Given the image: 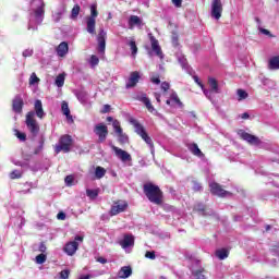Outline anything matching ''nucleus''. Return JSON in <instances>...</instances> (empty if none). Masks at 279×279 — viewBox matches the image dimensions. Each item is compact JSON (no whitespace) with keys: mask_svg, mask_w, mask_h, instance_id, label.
I'll return each mask as SVG.
<instances>
[{"mask_svg":"<svg viewBox=\"0 0 279 279\" xmlns=\"http://www.w3.org/2000/svg\"><path fill=\"white\" fill-rule=\"evenodd\" d=\"M210 193L213 195H217V197H230L232 195L231 192H228L221 187V185L217 182L209 183Z\"/></svg>","mask_w":279,"mask_h":279,"instance_id":"8","label":"nucleus"},{"mask_svg":"<svg viewBox=\"0 0 279 279\" xmlns=\"http://www.w3.org/2000/svg\"><path fill=\"white\" fill-rule=\"evenodd\" d=\"M143 25V20L138 17V15H131L129 17V29H133L135 27H138L141 29Z\"/></svg>","mask_w":279,"mask_h":279,"instance_id":"19","label":"nucleus"},{"mask_svg":"<svg viewBox=\"0 0 279 279\" xmlns=\"http://www.w3.org/2000/svg\"><path fill=\"white\" fill-rule=\"evenodd\" d=\"M46 262H47V255L41 253V254L36 256L37 265H44V263H46Z\"/></svg>","mask_w":279,"mask_h":279,"instance_id":"44","label":"nucleus"},{"mask_svg":"<svg viewBox=\"0 0 279 279\" xmlns=\"http://www.w3.org/2000/svg\"><path fill=\"white\" fill-rule=\"evenodd\" d=\"M44 147H45V137L41 136L38 147H36L34 150L35 156H38V154L43 151Z\"/></svg>","mask_w":279,"mask_h":279,"instance_id":"42","label":"nucleus"},{"mask_svg":"<svg viewBox=\"0 0 279 279\" xmlns=\"http://www.w3.org/2000/svg\"><path fill=\"white\" fill-rule=\"evenodd\" d=\"M238 101H243L244 99H247L250 97V94L245 92L244 89H238L236 90Z\"/></svg>","mask_w":279,"mask_h":279,"instance_id":"37","label":"nucleus"},{"mask_svg":"<svg viewBox=\"0 0 279 279\" xmlns=\"http://www.w3.org/2000/svg\"><path fill=\"white\" fill-rule=\"evenodd\" d=\"M208 84H209V92L211 93V99H213V93L219 94V83H217V80H215L214 77H209L208 78Z\"/></svg>","mask_w":279,"mask_h":279,"instance_id":"28","label":"nucleus"},{"mask_svg":"<svg viewBox=\"0 0 279 279\" xmlns=\"http://www.w3.org/2000/svg\"><path fill=\"white\" fill-rule=\"evenodd\" d=\"M87 197H90V199H96V197L99 195V192L97 190H86Z\"/></svg>","mask_w":279,"mask_h":279,"instance_id":"46","label":"nucleus"},{"mask_svg":"<svg viewBox=\"0 0 279 279\" xmlns=\"http://www.w3.org/2000/svg\"><path fill=\"white\" fill-rule=\"evenodd\" d=\"M259 32H260V34H264L265 36H271V32H269V31L266 29V28L259 27Z\"/></svg>","mask_w":279,"mask_h":279,"instance_id":"61","label":"nucleus"},{"mask_svg":"<svg viewBox=\"0 0 279 279\" xmlns=\"http://www.w3.org/2000/svg\"><path fill=\"white\" fill-rule=\"evenodd\" d=\"M262 84H264V86H267L268 88H276V83H274V81L269 78H264L262 81Z\"/></svg>","mask_w":279,"mask_h":279,"instance_id":"45","label":"nucleus"},{"mask_svg":"<svg viewBox=\"0 0 279 279\" xmlns=\"http://www.w3.org/2000/svg\"><path fill=\"white\" fill-rule=\"evenodd\" d=\"M111 149L114 151L117 158H119V160H121V162H132V155H130V153H128L114 145H111Z\"/></svg>","mask_w":279,"mask_h":279,"instance_id":"13","label":"nucleus"},{"mask_svg":"<svg viewBox=\"0 0 279 279\" xmlns=\"http://www.w3.org/2000/svg\"><path fill=\"white\" fill-rule=\"evenodd\" d=\"M189 151L193 154V156H196L197 158H204V153H202V149H199V146H197L196 143H192L187 145Z\"/></svg>","mask_w":279,"mask_h":279,"instance_id":"24","label":"nucleus"},{"mask_svg":"<svg viewBox=\"0 0 279 279\" xmlns=\"http://www.w3.org/2000/svg\"><path fill=\"white\" fill-rule=\"evenodd\" d=\"M84 242V236L82 235H76L74 238V241L68 242L63 248V252L68 254V256H74L75 252H77L80 247V243Z\"/></svg>","mask_w":279,"mask_h":279,"instance_id":"6","label":"nucleus"},{"mask_svg":"<svg viewBox=\"0 0 279 279\" xmlns=\"http://www.w3.org/2000/svg\"><path fill=\"white\" fill-rule=\"evenodd\" d=\"M138 80H141V74L136 71L132 72L125 84V88H134L138 84Z\"/></svg>","mask_w":279,"mask_h":279,"instance_id":"18","label":"nucleus"},{"mask_svg":"<svg viewBox=\"0 0 279 279\" xmlns=\"http://www.w3.org/2000/svg\"><path fill=\"white\" fill-rule=\"evenodd\" d=\"M73 145V137L71 135H63L60 137L59 143L54 146V153L60 154H69L71 151V147Z\"/></svg>","mask_w":279,"mask_h":279,"instance_id":"4","label":"nucleus"},{"mask_svg":"<svg viewBox=\"0 0 279 279\" xmlns=\"http://www.w3.org/2000/svg\"><path fill=\"white\" fill-rule=\"evenodd\" d=\"M146 258H149L150 260H156V252L154 251H147L145 254Z\"/></svg>","mask_w":279,"mask_h":279,"instance_id":"53","label":"nucleus"},{"mask_svg":"<svg viewBox=\"0 0 279 279\" xmlns=\"http://www.w3.org/2000/svg\"><path fill=\"white\" fill-rule=\"evenodd\" d=\"M112 128L116 134H118L119 143H121V145H125V143L130 141V137H128V134L123 133V129L121 128V122H119V120H114Z\"/></svg>","mask_w":279,"mask_h":279,"instance_id":"11","label":"nucleus"},{"mask_svg":"<svg viewBox=\"0 0 279 279\" xmlns=\"http://www.w3.org/2000/svg\"><path fill=\"white\" fill-rule=\"evenodd\" d=\"M64 74H59L56 80H54V84L56 86H58V88H62V86H64Z\"/></svg>","mask_w":279,"mask_h":279,"instance_id":"38","label":"nucleus"},{"mask_svg":"<svg viewBox=\"0 0 279 279\" xmlns=\"http://www.w3.org/2000/svg\"><path fill=\"white\" fill-rule=\"evenodd\" d=\"M57 219H59L60 221H64V219H66V214L60 211V213L57 215Z\"/></svg>","mask_w":279,"mask_h":279,"instance_id":"58","label":"nucleus"},{"mask_svg":"<svg viewBox=\"0 0 279 279\" xmlns=\"http://www.w3.org/2000/svg\"><path fill=\"white\" fill-rule=\"evenodd\" d=\"M193 191H195L196 193L203 191L202 183L193 181Z\"/></svg>","mask_w":279,"mask_h":279,"instance_id":"52","label":"nucleus"},{"mask_svg":"<svg viewBox=\"0 0 279 279\" xmlns=\"http://www.w3.org/2000/svg\"><path fill=\"white\" fill-rule=\"evenodd\" d=\"M194 81H195V82L198 84V86L202 88V90H203L205 97H207V99H210V101H213V92H210V90L204 88V84H202V83L199 82V77L194 76Z\"/></svg>","mask_w":279,"mask_h":279,"instance_id":"32","label":"nucleus"},{"mask_svg":"<svg viewBox=\"0 0 279 279\" xmlns=\"http://www.w3.org/2000/svg\"><path fill=\"white\" fill-rule=\"evenodd\" d=\"M141 138L148 145L151 156H155L156 149L154 148V141H151V137L146 133Z\"/></svg>","mask_w":279,"mask_h":279,"instance_id":"31","label":"nucleus"},{"mask_svg":"<svg viewBox=\"0 0 279 279\" xmlns=\"http://www.w3.org/2000/svg\"><path fill=\"white\" fill-rule=\"evenodd\" d=\"M238 134L242 138V141H246V143H248V145H255L256 147H258V145H260V138H258L255 135H252L243 130H240L238 132Z\"/></svg>","mask_w":279,"mask_h":279,"instance_id":"12","label":"nucleus"},{"mask_svg":"<svg viewBox=\"0 0 279 279\" xmlns=\"http://www.w3.org/2000/svg\"><path fill=\"white\" fill-rule=\"evenodd\" d=\"M80 4H75L71 11V19L72 21H75V19H77V16H80Z\"/></svg>","mask_w":279,"mask_h":279,"instance_id":"39","label":"nucleus"},{"mask_svg":"<svg viewBox=\"0 0 279 279\" xmlns=\"http://www.w3.org/2000/svg\"><path fill=\"white\" fill-rule=\"evenodd\" d=\"M95 175L98 180H101V178L106 175V170L104 169V167L98 166L95 170Z\"/></svg>","mask_w":279,"mask_h":279,"instance_id":"40","label":"nucleus"},{"mask_svg":"<svg viewBox=\"0 0 279 279\" xmlns=\"http://www.w3.org/2000/svg\"><path fill=\"white\" fill-rule=\"evenodd\" d=\"M130 276H132V267L130 266H123L118 272V277L121 279L130 278Z\"/></svg>","mask_w":279,"mask_h":279,"instance_id":"27","label":"nucleus"},{"mask_svg":"<svg viewBox=\"0 0 279 279\" xmlns=\"http://www.w3.org/2000/svg\"><path fill=\"white\" fill-rule=\"evenodd\" d=\"M61 112L66 117L68 121H73V116H71V109H69V102L62 101Z\"/></svg>","mask_w":279,"mask_h":279,"instance_id":"30","label":"nucleus"},{"mask_svg":"<svg viewBox=\"0 0 279 279\" xmlns=\"http://www.w3.org/2000/svg\"><path fill=\"white\" fill-rule=\"evenodd\" d=\"M148 36L150 38V45H151L153 51L155 52L157 58H160V60H163L165 54L162 53V49L160 48V44H158V39H156V37H154L151 34H148Z\"/></svg>","mask_w":279,"mask_h":279,"instance_id":"15","label":"nucleus"},{"mask_svg":"<svg viewBox=\"0 0 279 279\" xmlns=\"http://www.w3.org/2000/svg\"><path fill=\"white\" fill-rule=\"evenodd\" d=\"M94 133L98 136V143H105L108 138V126L104 123H98L94 128Z\"/></svg>","mask_w":279,"mask_h":279,"instance_id":"9","label":"nucleus"},{"mask_svg":"<svg viewBox=\"0 0 279 279\" xmlns=\"http://www.w3.org/2000/svg\"><path fill=\"white\" fill-rule=\"evenodd\" d=\"M75 96L77 97L78 101L82 104H86V101H88V93L84 90L76 92Z\"/></svg>","mask_w":279,"mask_h":279,"instance_id":"35","label":"nucleus"},{"mask_svg":"<svg viewBox=\"0 0 279 279\" xmlns=\"http://www.w3.org/2000/svg\"><path fill=\"white\" fill-rule=\"evenodd\" d=\"M33 5H36L35 9H33V19L36 25H40L45 19V2L43 0H33Z\"/></svg>","mask_w":279,"mask_h":279,"instance_id":"3","label":"nucleus"},{"mask_svg":"<svg viewBox=\"0 0 279 279\" xmlns=\"http://www.w3.org/2000/svg\"><path fill=\"white\" fill-rule=\"evenodd\" d=\"M34 21L29 20V23H28V29H33V32H36L38 31V26H34Z\"/></svg>","mask_w":279,"mask_h":279,"instance_id":"60","label":"nucleus"},{"mask_svg":"<svg viewBox=\"0 0 279 279\" xmlns=\"http://www.w3.org/2000/svg\"><path fill=\"white\" fill-rule=\"evenodd\" d=\"M137 101H142L144 106L147 108L148 112H155L156 109L154 108V105H151V100L147 97L146 94H140L136 96Z\"/></svg>","mask_w":279,"mask_h":279,"instance_id":"17","label":"nucleus"},{"mask_svg":"<svg viewBox=\"0 0 279 279\" xmlns=\"http://www.w3.org/2000/svg\"><path fill=\"white\" fill-rule=\"evenodd\" d=\"M23 177V172L21 170H13L11 173H10V178L11 180H19L20 178Z\"/></svg>","mask_w":279,"mask_h":279,"instance_id":"43","label":"nucleus"},{"mask_svg":"<svg viewBox=\"0 0 279 279\" xmlns=\"http://www.w3.org/2000/svg\"><path fill=\"white\" fill-rule=\"evenodd\" d=\"M107 112H110V105H105V106L102 107L101 113H102V114H106Z\"/></svg>","mask_w":279,"mask_h":279,"instance_id":"63","label":"nucleus"},{"mask_svg":"<svg viewBox=\"0 0 279 279\" xmlns=\"http://www.w3.org/2000/svg\"><path fill=\"white\" fill-rule=\"evenodd\" d=\"M194 209H196L198 213H203L204 216L206 215H215V211L214 210H209V211H206V205H204L203 203H198L194 206Z\"/></svg>","mask_w":279,"mask_h":279,"instance_id":"33","label":"nucleus"},{"mask_svg":"<svg viewBox=\"0 0 279 279\" xmlns=\"http://www.w3.org/2000/svg\"><path fill=\"white\" fill-rule=\"evenodd\" d=\"M106 38H108V33L104 28H100L97 35L98 53H106Z\"/></svg>","mask_w":279,"mask_h":279,"instance_id":"14","label":"nucleus"},{"mask_svg":"<svg viewBox=\"0 0 279 279\" xmlns=\"http://www.w3.org/2000/svg\"><path fill=\"white\" fill-rule=\"evenodd\" d=\"M170 85L168 82H163L161 83V90H165V93H167V90H169Z\"/></svg>","mask_w":279,"mask_h":279,"instance_id":"57","label":"nucleus"},{"mask_svg":"<svg viewBox=\"0 0 279 279\" xmlns=\"http://www.w3.org/2000/svg\"><path fill=\"white\" fill-rule=\"evenodd\" d=\"M170 97H171L172 101H175V104H178V106L180 108H183L184 105L182 104V101L180 100V98L178 97V94L175 92H173Z\"/></svg>","mask_w":279,"mask_h":279,"instance_id":"47","label":"nucleus"},{"mask_svg":"<svg viewBox=\"0 0 279 279\" xmlns=\"http://www.w3.org/2000/svg\"><path fill=\"white\" fill-rule=\"evenodd\" d=\"M223 12V3H221V0H213L211 1V11L210 15L216 21H219L221 19V14Z\"/></svg>","mask_w":279,"mask_h":279,"instance_id":"10","label":"nucleus"},{"mask_svg":"<svg viewBox=\"0 0 279 279\" xmlns=\"http://www.w3.org/2000/svg\"><path fill=\"white\" fill-rule=\"evenodd\" d=\"M59 58H64L66 53H69V44L66 41H62L56 49Z\"/></svg>","mask_w":279,"mask_h":279,"instance_id":"25","label":"nucleus"},{"mask_svg":"<svg viewBox=\"0 0 279 279\" xmlns=\"http://www.w3.org/2000/svg\"><path fill=\"white\" fill-rule=\"evenodd\" d=\"M66 13V7L61 5L57 9V11L54 13H52V21L54 23H60V21L62 20V15H64Z\"/></svg>","mask_w":279,"mask_h":279,"instance_id":"23","label":"nucleus"},{"mask_svg":"<svg viewBox=\"0 0 279 279\" xmlns=\"http://www.w3.org/2000/svg\"><path fill=\"white\" fill-rule=\"evenodd\" d=\"M125 208H128V203L118 202L111 207V215L114 216L119 215V213H124Z\"/></svg>","mask_w":279,"mask_h":279,"instance_id":"20","label":"nucleus"},{"mask_svg":"<svg viewBox=\"0 0 279 279\" xmlns=\"http://www.w3.org/2000/svg\"><path fill=\"white\" fill-rule=\"evenodd\" d=\"M40 82V78H38V76H36V73H32L31 77H29V84L32 86H34V84H38Z\"/></svg>","mask_w":279,"mask_h":279,"instance_id":"48","label":"nucleus"},{"mask_svg":"<svg viewBox=\"0 0 279 279\" xmlns=\"http://www.w3.org/2000/svg\"><path fill=\"white\" fill-rule=\"evenodd\" d=\"M15 132H16V133H15V136H16L20 141H22V142L27 141V135H25V133H21L19 130H16Z\"/></svg>","mask_w":279,"mask_h":279,"instance_id":"51","label":"nucleus"},{"mask_svg":"<svg viewBox=\"0 0 279 279\" xmlns=\"http://www.w3.org/2000/svg\"><path fill=\"white\" fill-rule=\"evenodd\" d=\"M78 279H90V275H81Z\"/></svg>","mask_w":279,"mask_h":279,"instance_id":"64","label":"nucleus"},{"mask_svg":"<svg viewBox=\"0 0 279 279\" xmlns=\"http://www.w3.org/2000/svg\"><path fill=\"white\" fill-rule=\"evenodd\" d=\"M172 3L175 8H182V0H172Z\"/></svg>","mask_w":279,"mask_h":279,"instance_id":"62","label":"nucleus"},{"mask_svg":"<svg viewBox=\"0 0 279 279\" xmlns=\"http://www.w3.org/2000/svg\"><path fill=\"white\" fill-rule=\"evenodd\" d=\"M216 256L219 258V260H226V258L230 256V252L226 248H220L216 251Z\"/></svg>","mask_w":279,"mask_h":279,"instance_id":"34","label":"nucleus"},{"mask_svg":"<svg viewBox=\"0 0 279 279\" xmlns=\"http://www.w3.org/2000/svg\"><path fill=\"white\" fill-rule=\"evenodd\" d=\"M34 108H35L36 117H38V119H44L45 110L43 109V101L39 99L35 100Z\"/></svg>","mask_w":279,"mask_h":279,"instance_id":"26","label":"nucleus"},{"mask_svg":"<svg viewBox=\"0 0 279 279\" xmlns=\"http://www.w3.org/2000/svg\"><path fill=\"white\" fill-rule=\"evenodd\" d=\"M89 63L92 66H97V64H99V58L95 54H93L90 57Z\"/></svg>","mask_w":279,"mask_h":279,"instance_id":"50","label":"nucleus"},{"mask_svg":"<svg viewBox=\"0 0 279 279\" xmlns=\"http://www.w3.org/2000/svg\"><path fill=\"white\" fill-rule=\"evenodd\" d=\"M144 193L151 204H156L157 206L162 204V191L158 185L153 183L144 184Z\"/></svg>","mask_w":279,"mask_h":279,"instance_id":"1","label":"nucleus"},{"mask_svg":"<svg viewBox=\"0 0 279 279\" xmlns=\"http://www.w3.org/2000/svg\"><path fill=\"white\" fill-rule=\"evenodd\" d=\"M126 45L131 48L132 56L138 53V47H136V41L134 39L126 40Z\"/></svg>","mask_w":279,"mask_h":279,"instance_id":"36","label":"nucleus"},{"mask_svg":"<svg viewBox=\"0 0 279 279\" xmlns=\"http://www.w3.org/2000/svg\"><path fill=\"white\" fill-rule=\"evenodd\" d=\"M121 247L123 250H128V247H133L134 245V235L125 234L123 240L120 242Z\"/></svg>","mask_w":279,"mask_h":279,"instance_id":"21","label":"nucleus"},{"mask_svg":"<svg viewBox=\"0 0 279 279\" xmlns=\"http://www.w3.org/2000/svg\"><path fill=\"white\" fill-rule=\"evenodd\" d=\"M69 274H70L69 270H62V271L60 272V278H61V279H69Z\"/></svg>","mask_w":279,"mask_h":279,"instance_id":"56","label":"nucleus"},{"mask_svg":"<svg viewBox=\"0 0 279 279\" xmlns=\"http://www.w3.org/2000/svg\"><path fill=\"white\" fill-rule=\"evenodd\" d=\"M73 175H66L64 179L66 186H73Z\"/></svg>","mask_w":279,"mask_h":279,"instance_id":"54","label":"nucleus"},{"mask_svg":"<svg viewBox=\"0 0 279 279\" xmlns=\"http://www.w3.org/2000/svg\"><path fill=\"white\" fill-rule=\"evenodd\" d=\"M269 71H278L279 70V56L272 57L268 61Z\"/></svg>","mask_w":279,"mask_h":279,"instance_id":"29","label":"nucleus"},{"mask_svg":"<svg viewBox=\"0 0 279 279\" xmlns=\"http://www.w3.org/2000/svg\"><path fill=\"white\" fill-rule=\"evenodd\" d=\"M191 279H206V270L202 267L199 260H194V264L191 267Z\"/></svg>","mask_w":279,"mask_h":279,"instance_id":"7","label":"nucleus"},{"mask_svg":"<svg viewBox=\"0 0 279 279\" xmlns=\"http://www.w3.org/2000/svg\"><path fill=\"white\" fill-rule=\"evenodd\" d=\"M178 40H179V37L175 33H172V45L173 47H178Z\"/></svg>","mask_w":279,"mask_h":279,"instance_id":"55","label":"nucleus"},{"mask_svg":"<svg viewBox=\"0 0 279 279\" xmlns=\"http://www.w3.org/2000/svg\"><path fill=\"white\" fill-rule=\"evenodd\" d=\"M39 252H41V254H45V252H47V245H45V242H41L39 244Z\"/></svg>","mask_w":279,"mask_h":279,"instance_id":"59","label":"nucleus"},{"mask_svg":"<svg viewBox=\"0 0 279 279\" xmlns=\"http://www.w3.org/2000/svg\"><path fill=\"white\" fill-rule=\"evenodd\" d=\"M23 58H32L34 56V49H25L22 52Z\"/></svg>","mask_w":279,"mask_h":279,"instance_id":"49","label":"nucleus"},{"mask_svg":"<svg viewBox=\"0 0 279 279\" xmlns=\"http://www.w3.org/2000/svg\"><path fill=\"white\" fill-rule=\"evenodd\" d=\"M178 61L183 69L189 70V63L186 62V58L183 54H178Z\"/></svg>","mask_w":279,"mask_h":279,"instance_id":"41","label":"nucleus"},{"mask_svg":"<svg viewBox=\"0 0 279 279\" xmlns=\"http://www.w3.org/2000/svg\"><path fill=\"white\" fill-rule=\"evenodd\" d=\"M36 113L34 111H29L26 114V128L31 132L32 136L36 138L38 136V133L40 132V125L38 124V121H36Z\"/></svg>","mask_w":279,"mask_h":279,"instance_id":"2","label":"nucleus"},{"mask_svg":"<svg viewBox=\"0 0 279 279\" xmlns=\"http://www.w3.org/2000/svg\"><path fill=\"white\" fill-rule=\"evenodd\" d=\"M99 16V12H97V4L90 5V15L86 17V25H87V33L92 34V36H95V25H96V19Z\"/></svg>","mask_w":279,"mask_h":279,"instance_id":"5","label":"nucleus"},{"mask_svg":"<svg viewBox=\"0 0 279 279\" xmlns=\"http://www.w3.org/2000/svg\"><path fill=\"white\" fill-rule=\"evenodd\" d=\"M129 123L131 125H133V128L138 136L142 137V136H145V134H147V131H145V126H143V124H141L138 120L130 117Z\"/></svg>","mask_w":279,"mask_h":279,"instance_id":"16","label":"nucleus"},{"mask_svg":"<svg viewBox=\"0 0 279 279\" xmlns=\"http://www.w3.org/2000/svg\"><path fill=\"white\" fill-rule=\"evenodd\" d=\"M12 107L17 114H21V112H23V98L19 95L15 96V98L13 99Z\"/></svg>","mask_w":279,"mask_h":279,"instance_id":"22","label":"nucleus"}]
</instances>
